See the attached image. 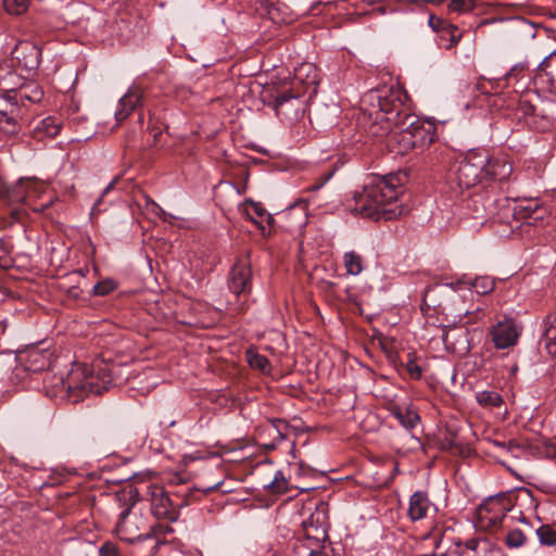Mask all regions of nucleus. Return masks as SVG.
<instances>
[{
  "label": "nucleus",
  "instance_id": "nucleus-23",
  "mask_svg": "<svg viewBox=\"0 0 556 556\" xmlns=\"http://www.w3.org/2000/svg\"><path fill=\"white\" fill-rule=\"evenodd\" d=\"M432 507L427 492L416 491L409 497L407 514L412 521H418L426 518Z\"/></svg>",
  "mask_w": 556,
  "mask_h": 556
},
{
  "label": "nucleus",
  "instance_id": "nucleus-6",
  "mask_svg": "<svg viewBox=\"0 0 556 556\" xmlns=\"http://www.w3.org/2000/svg\"><path fill=\"white\" fill-rule=\"evenodd\" d=\"M304 96L305 90H294V87L282 84L267 87L262 93V99L266 105L273 108L277 117L292 123L305 113Z\"/></svg>",
  "mask_w": 556,
  "mask_h": 556
},
{
  "label": "nucleus",
  "instance_id": "nucleus-13",
  "mask_svg": "<svg viewBox=\"0 0 556 556\" xmlns=\"http://www.w3.org/2000/svg\"><path fill=\"white\" fill-rule=\"evenodd\" d=\"M228 288L235 295L250 293L252 289V269L248 257L238 260L230 268Z\"/></svg>",
  "mask_w": 556,
  "mask_h": 556
},
{
  "label": "nucleus",
  "instance_id": "nucleus-56",
  "mask_svg": "<svg viewBox=\"0 0 556 556\" xmlns=\"http://www.w3.org/2000/svg\"><path fill=\"white\" fill-rule=\"evenodd\" d=\"M138 122H139L140 124H142V122H143V115H142V114H139V116H138Z\"/></svg>",
  "mask_w": 556,
  "mask_h": 556
},
{
  "label": "nucleus",
  "instance_id": "nucleus-42",
  "mask_svg": "<svg viewBox=\"0 0 556 556\" xmlns=\"http://www.w3.org/2000/svg\"><path fill=\"white\" fill-rule=\"evenodd\" d=\"M535 534L541 545L556 546V530L551 525H541Z\"/></svg>",
  "mask_w": 556,
  "mask_h": 556
},
{
  "label": "nucleus",
  "instance_id": "nucleus-38",
  "mask_svg": "<svg viewBox=\"0 0 556 556\" xmlns=\"http://www.w3.org/2000/svg\"><path fill=\"white\" fill-rule=\"evenodd\" d=\"M464 282L469 285L478 294L481 295L489 294L495 287L494 280L489 276L476 277L475 279Z\"/></svg>",
  "mask_w": 556,
  "mask_h": 556
},
{
  "label": "nucleus",
  "instance_id": "nucleus-3",
  "mask_svg": "<svg viewBox=\"0 0 556 556\" xmlns=\"http://www.w3.org/2000/svg\"><path fill=\"white\" fill-rule=\"evenodd\" d=\"M115 366L106 363L94 364L89 368L85 364H75L67 376H52L45 384L50 397H68L78 402L88 394H102L113 383ZM45 383L47 381L45 380Z\"/></svg>",
  "mask_w": 556,
  "mask_h": 556
},
{
  "label": "nucleus",
  "instance_id": "nucleus-51",
  "mask_svg": "<svg viewBox=\"0 0 556 556\" xmlns=\"http://www.w3.org/2000/svg\"><path fill=\"white\" fill-rule=\"evenodd\" d=\"M481 542H483L485 546V553L483 556H505L502 548L498 546L493 545L489 540L481 539Z\"/></svg>",
  "mask_w": 556,
  "mask_h": 556
},
{
  "label": "nucleus",
  "instance_id": "nucleus-37",
  "mask_svg": "<svg viewBox=\"0 0 556 556\" xmlns=\"http://www.w3.org/2000/svg\"><path fill=\"white\" fill-rule=\"evenodd\" d=\"M503 542L509 549L520 548L527 543V535L520 529H508L503 535Z\"/></svg>",
  "mask_w": 556,
  "mask_h": 556
},
{
  "label": "nucleus",
  "instance_id": "nucleus-33",
  "mask_svg": "<svg viewBox=\"0 0 556 556\" xmlns=\"http://www.w3.org/2000/svg\"><path fill=\"white\" fill-rule=\"evenodd\" d=\"M391 415L396 418L405 429H414L420 420L419 415L415 410L400 405H395L391 408Z\"/></svg>",
  "mask_w": 556,
  "mask_h": 556
},
{
  "label": "nucleus",
  "instance_id": "nucleus-9",
  "mask_svg": "<svg viewBox=\"0 0 556 556\" xmlns=\"http://www.w3.org/2000/svg\"><path fill=\"white\" fill-rule=\"evenodd\" d=\"M370 131L376 137H387L386 144L388 149L395 154H407L414 151V142H412V135L408 131L406 124L401 121L391 125V130H387L386 126L374 124Z\"/></svg>",
  "mask_w": 556,
  "mask_h": 556
},
{
  "label": "nucleus",
  "instance_id": "nucleus-58",
  "mask_svg": "<svg viewBox=\"0 0 556 556\" xmlns=\"http://www.w3.org/2000/svg\"><path fill=\"white\" fill-rule=\"evenodd\" d=\"M553 201L556 202V191H555V194L553 195Z\"/></svg>",
  "mask_w": 556,
  "mask_h": 556
},
{
  "label": "nucleus",
  "instance_id": "nucleus-18",
  "mask_svg": "<svg viewBox=\"0 0 556 556\" xmlns=\"http://www.w3.org/2000/svg\"><path fill=\"white\" fill-rule=\"evenodd\" d=\"M490 334L496 349H507L517 343L520 330L514 319L505 318L492 327Z\"/></svg>",
  "mask_w": 556,
  "mask_h": 556
},
{
  "label": "nucleus",
  "instance_id": "nucleus-11",
  "mask_svg": "<svg viewBox=\"0 0 556 556\" xmlns=\"http://www.w3.org/2000/svg\"><path fill=\"white\" fill-rule=\"evenodd\" d=\"M147 494L151 503V513L156 519L170 522L178 519L180 507L174 496H170L172 493L166 491L164 486L151 484L147 489Z\"/></svg>",
  "mask_w": 556,
  "mask_h": 556
},
{
  "label": "nucleus",
  "instance_id": "nucleus-53",
  "mask_svg": "<svg viewBox=\"0 0 556 556\" xmlns=\"http://www.w3.org/2000/svg\"><path fill=\"white\" fill-rule=\"evenodd\" d=\"M543 453L546 457L556 458V443L551 441L544 443Z\"/></svg>",
  "mask_w": 556,
  "mask_h": 556
},
{
  "label": "nucleus",
  "instance_id": "nucleus-34",
  "mask_svg": "<svg viewBox=\"0 0 556 556\" xmlns=\"http://www.w3.org/2000/svg\"><path fill=\"white\" fill-rule=\"evenodd\" d=\"M257 10L260 11L261 15H266L276 24L291 22V20L285 16L282 12L283 8L280 4L274 3L269 0H261L260 8Z\"/></svg>",
  "mask_w": 556,
  "mask_h": 556
},
{
  "label": "nucleus",
  "instance_id": "nucleus-2",
  "mask_svg": "<svg viewBox=\"0 0 556 556\" xmlns=\"http://www.w3.org/2000/svg\"><path fill=\"white\" fill-rule=\"evenodd\" d=\"M404 180L402 174L372 177L362 191H355L352 199L346 200V206L352 213L364 217L395 219L404 213L403 205L397 204Z\"/></svg>",
  "mask_w": 556,
  "mask_h": 556
},
{
  "label": "nucleus",
  "instance_id": "nucleus-31",
  "mask_svg": "<svg viewBox=\"0 0 556 556\" xmlns=\"http://www.w3.org/2000/svg\"><path fill=\"white\" fill-rule=\"evenodd\" d=\"M485 546L481 539H470L464 544H456L454 548L442 556H483Z\"/></svg>",
  "mask_w": 556,
  "mask_h": 556
},
{
  "label": "nucleus",
  "instance_id": "nucleus-49",
  "mask_svg": "<svg viewBox=\"0 0 556 556\" xmlns=\"http://www.w3.org/2000/svg\"><path fill=\"white\" fill-rule=\"evenodd\" d=\"M99 556H121V552L116 544L112 542H105L99 548Z\"/></svg>",
  "mask_w": 556,
  "mask_h": 556
},
{
  "label": "nucleus",
  "instance_id": "nucleus-27",
  "mask_svg": "<svg viewBox=\"0 0 556 556\" xmlns=\"http://www.w3.org/2000/svg\"><path fill=\"white\" fill-rule=\"evenodd\" d=\"M25 113L10 111L9 116L0 117V134L9 138L17 136L26 122Z\"/></svg>",
  "mask_w": 556,
  "mask_h": 556
},
{
  "label": "nucleus",
  "instance_id": "nucleus-1",
  "mask_svg": "<svg viewBox=\"0 0 556 556\" xmlns=\"http://www.w3.org/2000/svg\"><path fill=\"white\" fill-rule=\"evenodd\" d=\"M117 498L128 506L119 514L115 527L116 535L132 545V556H153L163 543L164 534L172 532L173 529L160 523L151 525L148 517L136 508L139 501V491L136 488L123 490L117 494Z\"/></svg>",
  "mask_w": 556,
  "mask_h": 556
},
{
  "label": "nucleus",
  "instance_id": "nucleus-12",
  "mask_svg": "<svg viewBox=\"0 0 556 556\" xmlns=\"http://www.w3.org/2000/svg\"><path fill=\"white\" fill-rule=\"evenodd\" d=\"M403 123L406 124L412 135L415 150L421 152L434 142L437 127L430 121L421 119L414 114H406L403 117Z\"/></svg>",
  "mask_w": 556,
  "mask_h": 556
},
{
  "label": "nucleus",
  "instance_id": "nucleus-45",
  "mask_svg": "<svg viewBox=\"0 0 556 556\" xmlns=\"http://www.w3.org/2000/svg\"><path fill=\"white\" fill-rule=\"evenodd\" d=\"M248 363L252 368L265 371L269 367V361L266 356L249 350L247 352Z\"/></svg>",
  "mask_w": 556,
  "mask_h": 556
},
{
  "label": "nucleus",
  "instance_id": "nucleus-15",
  "mask_svg": "<svg viewBox=\"0 0 556 556\" xmlns=\"http://www.w3.org/2000/svg\"><path fill=\"white\" fill-rule=\"evenodd\" d=\"M168 484L170 486H179L178 490L170 493L172 496H174V498L177 501L178 506L184 507L195 501L201 500L202 496L217 489L219 483H215L206 488H194L185 484L182 478L176 473L168 479Z\"/></svg>",
  "mask_w": 556,
  "mask_h": 556
},
{
  "label": "nucleus",
  "instance_id": "nucleus-24",
  "mask_svg": "<svg viewBox=\"0 0 556 556\" xmlns=\"http://www.w3.org/2000/svg\"><path fill=\"white\" fill-rule=\"evenodd\" d=\"M287 429L288 426L286 421L281 419L268 420L261 427L258 437L260 439L264 438L265 435L270 438V443H264V445L270 448H275L277 444L286 439Z\"/></svg>",
  "mask_w": 556,
  "mask_h": 556
},
{
  "label": "nucleus",
  "instance_id": "nucleus-14",
  "mask_svg": "<svg viewBox=\"0 0 556 556\" xmlns=\"http://www.w3.org/2000/svg\"><path fill=\"white\" fill-rule=\"evenodd\" d=\"M287 86L294 87V90H305L309 98L316 94L319 84V72L313 63H302L294 70V76L290 81L285 83Z\"/></svg>",
  "mask_w": 556,
  "mask_h": 556
},
{
  "label": "nucleus",
  "instance_id": "nucleus-60",
  "mask_svg": "<svg viewBox=\"0 0 556 556\" xmlns=\"http://www.w3.org/2000/svg\"><path fill=\"white\" fill-rule=\"evenodd\" d=\"M481 3H482V1H481V0H479V4H481Z\"/></svg>",
  "mask_w": 556,
  "mask_h": 556
},
{
  "label": "nucleus",
  "instance_id": "nucleus-32",
  "mask_svg": "<svg viewBox=\"0 0 556 556\" xmlns=\"http://www.w3.org/2000/svg\"><path fill=\"white\" fill-rule=\"evenodd\" d=\"M302 528H329L328 507L325 504L317 505L309 516L302 521Z\"/></svg>",
  "mask_w": 556,
  "mask_h": 556
},
{
  "label": "nucleus",
  "instance_id": "nucleus-46",
  "mask_svg": "<svg viewBox=\"0 0 556 556\" xmlns=\"http://www.w3.org/2000/svg\"><path fill=\"white\" fill-rule=\"evenodd\" d=\"M116 288L117 283L113 279H104L93 287V294L98 296H104L114 291Z\"/></svg>",
  "mask_w": 556,
  "mask_h": 556
},
{
  "label": "nucleus",
  "instance_id": "nucleus-30",
  "mask_svg": "<svg viewBox=\"0 0 556 556\" xmlns=\"http://www.w3.org/2000/svg\"><path fill=\"white\" fill-rule=\"evenodd\" d=\"M62 128L61 121L55 116H48L40 119L33 128L34 137L43 139L45 137L53 138L59 135Z\"/></svg>",
  "mask_w": 556,
  "mask_h": 556
},
{
  "label": "nucleus",
  "instance_id": "nucleus-22",
  "mask_svg": "<svg viewBox=\"0 0 556 556\" xmlns=\"http://www.w3.org/2000/svg\"><path fill=\"white\" fill-rule=\"evenodd\" d=\"M10 87L13 91V94L11 96L17 100L23 109L26 108V101L29 103H38L43 97L42 88L37 83L31 80L25 81L16 87L10 84Z\"/></svg>",
  "mask_w": 556,
  "mask_h": 556
},
{
  "label": "nucleus",
  "instance_id": "nucleus-39",
  "mask_svg": "<svg viewBox=\"0 0 556 556\" xmlns=\"http://www.w3.org/2000/svg\"><path fill=\"white\" fill-rule=\"evenodd\" d=\"M476 400L483 407H498L503 403V399L498 392L489 390L477 392Z\"/></svg>",
  "mask_w": 556,
  "mask_h": 556
},
{
  "label": "nucleus",
  "instance_id": "nucleus-48",
  "mask_svg": "<svg viewBox=\"0 0 556 556\" xmlns=\"http://www.w3.org/2000/svg\"><path fill=\"white\" fill-rule=\"evenodd\" d=\"M406 371L408 376L414 380H419L422 375L421 367L416 363L414 358H409L406 363Z\"/></svg>",
  "mask_w": 556,
  "mask_h": 556
},
{
  "label": "nucleus",
  "instance_id": "nucleus-43",
  "mask_svg": "<svg viewBox=\"0 0 556 556\" xmlns=\"http://www.w3.org/2000/svg\"><path fill=\"white\" fill-rule=\"evenodd\" d=\"M30 0H3V7L9 14L21 15L28 9Z\"/></svg>",
  "mask_w": 556,
  "mask_h": 556
},
{
  "label": "nucleus",
  "instance_id": "nucleus-44",
  "mask_svg": "<svg viewBox=\"0 0 556 556\" xmlns=\"http://www.w3.org/2000/svg\"><path fill=\"white\" fill-rule=\"evenodd\" d=\"M479 5V0H452L448 10L457 13H466Z\"/></svg>",
  "mask_w": 556,
  "mask_h": 556
},
{
  "label": "nucleus",
  "instance_id": "nucleus-36",
  "mask_svg": "<svg viewBox=\"0 0 556 556\" xmlns=\"http://www.w3.org/2000/svg\"><path fill=\"white\" fill-rule=\"evenodd\" d=\"M540 344L544 345L549 355L556 356V318L545 324V330Z\"/></svg>",
  "mask_w": 556,
  "mask_h": 556
},
{
  "label": "nucleus",
  "instance_id": "nucleus-5",
  "mask_svg": "<svg viewBox=\"0 0 556 556\" xmlns=\"http://www.w3.org/2000/svg\"><path fill=\"white\" fill-rule=\"evenodd\" d=\"M486 165L488 151L485 150H471L458 161L448 175V186L455 197L482 184Z\"/></svg>",
  "mask_w": 556,
  "mask_h": 556
},
{
  "label": "nucleus",
  "instance_id": "nucleus-19",
  "mask_svg": "<svg viewBox=\"0 0 556 556\" xmlns=\"http://www.w3.org/2000/svg\"><path fill=\"white\" fill-rule=\"evenodd\" d=\"M143 102V90L139 86H131L119 99L115 118L118 123L125 121L132 111L139 109Z\"/></svg>",
  "mask_w": 556,
  "mask_h": 556
},
{
  "label": "nucleus",
  "instance_id": "nucleus-57",
  "mask_svg": "<svg viewBox=\"0 0 556 556\" xmlns=\"http://www.w3.org/2000/svg\"><path fill=\"white\" fill-rule=\"evenodd\" d=\"M144 549H146V545L142 544L139 551H141V553H144Z\"/></svg>",
  "mask_w": 556,
  "mask_h": 556
},
{
  "label": "nucleus",
  "instance_id": "nucleus-54",
  "mask_svg": "<svg viewBox=\"0 0 556 556\" xmlns=\"http://www.w3.org/2000/svg\"><path fill=\"white\" fill-rule=\"evenodd\" d=\"M441 39L442 40H448V42L451 43V34L450 33H442L441 34Z\"/></svg>",
  "mask_w": 556,
  "mask_h": 556
},
{
  "label": "nucleus",
  "instance_id": "nucleus-52",
  "mask_svg": "<svg viewBox=\"0 0 556 556\" xmlns=\"http://www.w3.org/2000/svg\"><path fill=\"white\" fill-rule=\"evenodd\" d=\"M334 174L333 169H329L328 172L320 175L314 185L309 187L311 190H318L320 189Z\"/></svg>",
  "mask_w": 556,
  "mask_h": 556
},
{
  "label": "nucleus",
  "instance_id": "nucleus-26",
  "mask_svg": "<svg viewBox=\"0 0 556 556\" xmlns=\"http://www.w3.org/2000/svg\"><path fill=\"white\" fill-rule=\"evenodd\" d=\"M13 78H15V74L9 73L8 77L3 81L4 93L0 97V117L9 116L10 111L14 113L26 112V109H23L17 100L11 96L13 94V91L8 80H12Z\"/></svg>",
  "mask_w": 556,
  "mask_h": 556
},
{
  "label": "nucleus",
  "instance_id": "nucleus-50",
  "mask_svg": "<svg viewBox=\"0 0 556 556\" xmlns=\"http://www.w3.org/2000/svg\"><path fill=\"white\" fill-rule=\"evenodd\" d=\"M525 77V66L517 65L514 66L509 73L506 74L505 78L507 84H510L513 79H516L517 81Z\"/></svg>",
  "mask_w": 556,
  "mask_h": 556
},
{
  "label": "nucleus",
  "instance_id": "nucleus-47",
  "mask_svg": "<svg viewBox=\"0 0 556 556\" xmlns=\"http://www.w3.org/2000/svg\"><path fill=\"white\" fill-rule=\"evenodd\" d=\"M300 556H336L333 547L331 546V543H328L327 545H324L321 547L311 548L302 552V554H299Z\"/></svg>",
  "mask_w": 556,
  "mask_h": 556
},
{
  "label": "nucleus",
  "instance_id": "nucleus-35",
  "mask_svg": "<svg viewBox=\"0 0 556 556\" xmlns=\"http://www.w3.org/2000/svg\"><path fill=\"white\" fill-rule=\"evenodd\" d=\"M247 215L253 223L258 225L262 230L265 229L263 226L264 222H266L268 226L274 222L273 216L260 203L253 201H250L247 206Z\"/></svg>",
  "mask_w": 556,
  "mask_h": 556
},
{
  "label": "nucleus",
  "instance_id": "nucleus-29",
  "mask_svg": "<svg viewBox=\"0 0 556 556\" xmlns=\"http://www.w3.org/2000/svg\"><path fill=\"white\" fill-rule=\"evenodd\" d=\"M428 23H429V26L434 31L440 33V35L442 33L451 34V45H447L446 49H451V48L455 47L460 41V39L463 37L462 31L459 30V28L456 25L451 24L440 17L430 15Z\"/></svg>",
  "mask_w": 556,
  "mask_h": 556
},
{
  "label": "nucleus",
  "instance_id": "nucleus-41",
  "mask_svg": "<svg viewBox=\"0 0 556 556\" xmlns=\"http://www.w3.org/2000/svg\"><path fill=\"white\" fill-rule=\"evenodd\" d=\"M264 489L268 490L273 494H281L288 491L289 483L281 470L276 471L274 479L264 484Z\"/></svg>",
  "mask_w": 556,
  "mask_h": 556
},
{
  "label": "nucleus",
  "instance_id": "nucleus-16",
  "mask_svg": "<svg viewBox=\"0 0 556 556\" xmlns=\"http://www.w3.org/2000/svg\"><path fill=\"white\" fill-rule=\"evenodd\" d=\"M13 60L27 73L36 71L41 62V49L31 41H20L12 51Z\"/></svg>",
  "mask_w": 556,
  "mask_h": 556
},
{
  "label": "nucleus",
  "instance_id": "nucleus-55",
  "mask_svg": "<svg viewBox=\"0 0 556 556\" xmlns=\"http://www.w3.org/2000/svg\"><path fill=\"white\" fill-rule=\"evenodd\" d=\"M113 187V182H111L110 185H108V187L103 190L102 192V195H104L106 192H109L111 190V188Z\"/></svg>",
  "mask_w": 556,
  "mask_h": 556
},
{
  "label": "nucleus",
  "instance_id": "nucleus-25",
  "mask_svg": "<svg viewBox=\"0 0 556 556\" xmlns=\"http://www.w3.org/2000/svg\"><path fill=\"white\" fill-rule=\"evenodd\" d=\"M493 445L497 448L495 457L498 463L506 466L508 469H510V467L507 465V456L520 458L526 452L525 446L517 443L515 440H509L508 442L494 441Z\"/></svg>",
  "mask_w": 556,
  "mask_h": 556
},
{
  "label": "nucleus",
  "instance_id": "nucleus-4",
  "mask_svg": "<svg viewBox=\"0 0 556 556\" xmlns=\"http://www.w3.org/2000/svg\"><path fill=\"white\" fill-rule=\"evenodd\" d=\"M538 503L529 489L521 488L488 497L477 508V519L480 527L494 530L507 518L526 522L522 509L534 510Z\"/></svg>",
  "mask_w": 556,
  "mask_h": 556
},
{
  "label": "nucleus",
  "instance_id": "nucleus-59",
  "mask_svg": "<svg viewBox=\"0 0 556 556\" xmlns=\"http://www.w3.org/2000/svg\"><path fill=\"white\" fill-rule=\"evenodd\" d=\"M3 242L0 240V247L2 248Z\"/></svg>",
  "mask_w": 556,
  "mask_h": 556
},
{
  "label": "nucleus",
  "instance_id": "nucleus-40",
  "mask_svg": "<svg viewBox=\"0 0 556 556\" xmlns=\"http://www.w3.org/2000/svg\"><path fill=\"white\" fill-rule=\"evenodd\" d=\"M346 273L356 276L363 270V258L354 251L346 252L343 256Z\"/></svg>",
  "mask_w": 556,
  "mask_h": 556
},
{
  "label": "nucleus",
  "instance_id": "nucleus-28",
  "mask_svg": "<svg viewBox=\"0 0 556 556\" xmlns=\"http://www.w3.org/2000/svg\"><path fill=\"white\" fill-rule=\"evenodd\" d=\"M51 353L47 350L33 348L26 354V368L29 371L38 372L50 367Z\"/></svg>",
  "mask_w": 556,
  "mask_h": 556
},
{
  "label": "nucleus",
  "instance_id": "nucleus-7",
  "mask_svg": "<svg viewBox=\"0 0 556 556\" xmlns=\"http://www.w3.org/2000/svg\"><path fill=\"white\" fill-rule=\"evenodd\" d=\"M369 98L371 101H377L379 114L377 119H380L386 126L387 130H391V125L401 121L406 114L409 113L408 94L401 87H382L370 91Z\"/></svg>",
  "mask_w": 556,
  "mask_h": 556
},
{
  "label": "nucleus",
  "instance_id": "nucleus-10",
  "mask_svg": "<svg viewBox=\"0 0 556 556\" xmlns=\"http://www.w3.org/2000/svg\"><path fill=\"white\" fill-rule=\"evenodd\" d=\"M502 198L494 193L475 191L466 199V207L473 219H485L501 224Z\"/></svg>",
  "mask_w": 556,
  "mask_h": 556
},
{
  "label": "nucleus",
  "instance_id": "nucleus-21",
  "mask_svg": "<svg viewBox=\"0 0 556 556\" xmlns=\"http://www.w3.org/2000/svg\"><path fill=\"white\" fill-rule=\"evenodd\" d=\"M513 174L511 163L504 156H491L488 153V165L484 167V179L504 181Z\"/></svg>",
  "mask_w": 556,
  "mask_h": 556
},
{
  "label": "nucleus",
  "instance_id": "nucleus-20",
  "mask_svg": "<svg viewBox=\"0 0 556 556\" xmlns=\"http://www.w3.org/2000/svg\"><path fill=\"white\" fill-rule=\"evenodd\" d=\"M329 528H302V536L299 538L294 548L298 554L311 548L327 545Z\"/></svg>",
  "mask_w": 556,
  "mask_h": 556
},
{
  "label": "nucleus",
  "instance_id": "nucleus-17",
  "mask_svg": "<svg viewBox=\"0 0 556 556\" xmlns=\"http://www.w3.org/2000/svg\"><path fill=\"white\" fill-rule=\"evenodd\" d=\"M442 341L446 351L459 356L470 351L469 330L464 326L448 327L443 330Z\"/></svg>",
  "mask_w": 556,
  "mask_h": 556
},
{
  "label": "nucleus",
  "instance_id": "nucleus-8",
  "mask_svg": "<svg viewBox=\"0 0 556 556\" xmlns=\"http://www.w3.org/2000/svg\"><path fill=\"white\" fill-rule=\"evenodd\" d=\"M501 205V224L508 225L510 229L515 228L513 222L536 225L551 214L539 199H521L511 202L509 198L502 197Z\"/></svg>",
  "mask_w": 556,
  "mask_h": 556
}]
</instances>
